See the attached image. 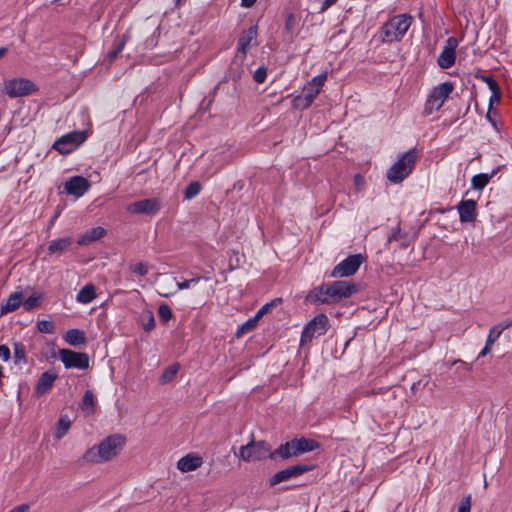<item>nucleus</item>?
Masks as SVG:
<instances>
[{"mask_svg": "<svg viewBox=\"0 0 512 512\" xmlns=\"http://www.w3.org/2000/svg\"><path fill=\"white\" fill-rule=\"evenodd\" d=\"M356 291L357 288L355 284L344 280H337L316 287L309 293L308 300L311 302L331 304L350 297Z\"/></svg>", "mask_w": 512, "mask_h": 512, "instance_id": "obj_1", "label": "nucleus"}, {"mask_svg": "<svg viewBox=\"0 0 512 512\" xmlns=\"http://www.w3.org/2000/svg\"><path fill=\"white\" fill-rule=\"evenodd\" d=\"M126 437L121 434H113L106 437L98 445L89 448L83 455V461L87 463H102L116 457L125 445Z\"/></svg>", "mask_w": 512, "mask_h": 512, "instance_id": "obj_2", "label": "nucleus"}, {"mask_svg": "<svg viewBox=\"0 0 512 512\" xmlns=\"http://www.w3.org/2000/svg\"><path fill=\"white\" fill-rule=\"evenodd\" d=\"M418 158V150L412 148L402 154L398 160L388 169L386 177L394 184L401 183L413 171Z\"/></svg>", "mask_w": 512, "mask_h": 512, "instance_id": "obj_3", "label": "nucleus"}, {"mask_svg": "<svg viewBox=\"0 0 512 512\" xmlns=\"http://www.w3.org/2000/svg\"><path fill=\"white\" fill-rule=\"evenodd\" d=\"M412 23V17L407 14L394 16L382 27L383 41L395 42L403 38Z\"/></svg>", "mask_w": 512, "mask_h": 512, "instance_id": "obj_4", "label": "nucleus"}, {"mask_svg": "<svg viewBox=\"0 0 512 512\" xmlns=\"http://www.w3.org/2000/svg\"><path fill=\"white\" fill-rule=\"evenodd\" d=\"M329 328V319L325 314L316 315L305 326L301 334V345L311 342L314 338L324 335Z\"/></svg>", "mask_w": 512, "mask_h": 512, "instance_id": "obj_5", "label": "nucleus"}, {"mask_svg": "<svg viewBox=\"0 0 512 512\" xmlns=\"http://www.w3.org/2000/svg\"><path fill=\"white\" fill-rule=\"evenodd\" d=\"M453 89L454 87L451 82H444L434 87L427 98L424 112L429 115L439 110L452 93Z\"/></svg>", "mask_w": 512, "mask_h": 512, "instance_id": "obj_6", "label": "nucleus"}, {"mask_svg": "<svg viewBox=\"0 0 512 512\" xmlns=\"http://www.w3.org/2000/svg\"><path fill=\"white\" fill-rule=\"evenodd\" d=\"M271 453L270 446L265 441L251 440L248 444L241 446L239 449V456L245 462L265 459L269 457Z\"/></svg>", "mask_w": 512, "mask_h": 512, "instance_id": "obj_7", "label": "nucleus"}, {"mask_svg": "<svg viewBox=\"0 0 512 512\" xmlns=\"http://www.w3.org/2000/svg\"><path fill=\"white\" fill-rule=\"evenodd\" d=\"M365 261L362 254L349 255L347 258L338 263L331 271V277L342 278L354 275L361 264Z\"/></svg>", "mask_w": 512, "mask_h": 512, "instance_id": "obj_8", "label": "nucleus"}, {"mask_svg": "<svg viewBox=\"0 0 512 512\" xmlns=\"http://www.w3.org/2000/svg\"><path fill=\"white\" fill-rule=\"evenodd\" d=\"M87 136L84 131H72L58 138L53 148L61 154H68L86 140Z\"/></svg>", "mask_w": 512, "mask_h": 512, "instance_id": "obj_9", "label": "nucleus"}, {"mask_svg": "<svg viewBox=\"0 0 512 512\" xmlns=\"http://www.w3.org/2000/svg\"><path fill=\"white\" fill-rule=\"evenodd\" d=\"M36 91V85L26 78L12 79L5 84V92L10 98L27 96Z\"/></svg>", "mask_w": 512, "mask_h": 512, "instance_id": "obj_10", "label": "nucleus"}, {"mask_svg": "<svg viewBox=\"0 0 512 512\" xmlns=\"http://www.w3.org/2000/svg\"><path fill=\"white\" fill-rule=\"evenodd\" d=\"M59 358L66 369H87L89 367V357L84 352H76L70 349H60Z\"/></svg>", "mask_w": 512, "mask_h": 512, "instance_id": "obj_11", "label": "nucleus"}, {"mask_svg": "<svg viewBox=\"0 0 512 512\" xmlns=\"http://www.w3.org/2000/svg\"><path fill=\"white\" fill-rule=\"evenodd\" d=\"M313 468V465L307 464H297L287 467L283 470L278 471L272 477L269 478V486L274 487L282 482L301 476L304 473L311 471Z\"/></svg>", "mask_w": 512, "mask_h": 512, "instance_id": "obj_12", "label": "nucleus"}, {"mask_svg": "<svg viewBox=\"0 0 512 512\" xmlns=\"http://www.w3.org/2000/svg\"><path fill=\"white\" fill-rule=\"evenodd\" d=\"M162 207V203L158 198H146L130 203L127 211L132 214L155 215Z\"/></svg>", "mask_w": 512, "mask_h": 512, "instance_id": "obj_13", "label": "nucleus"}, {"mask_svg": "<svg viewBox=\"0 0 512 512\" xmlns=\"http://www.w3.org/2000/svg\"><path fill=\"white\" fill-rule=\"evenodd\" d=\"M457 47L458 40L455 37H449L446 40L443 50L437 59V63L442 69H448L454 65Z\"/></svg>", "mask_w": 512, "mask_h": 512, "instance_id": "obj_14", "label": "nucleus"}, {"mask_svg": "<svg viewBox=\"0 0 512 512\" xmlns=\"http://www.w3.org/2000/svg\"><path fill=\"white\" fill-rule=\"evenodd\" d=\"M90 187L89 181L82 176H74L65 183V190L68 194L80 197L84 195Z\"/></svg>", "mask_w": 512, "mask_h": 512, "instance_id": "obj_15", "label": "nucleus"}, {"mask_svg": "<svg viewBox=\"0 0 512 512\" xmlns=\"http://www.w3.org/2000/svg\"><path fill=\"white\" fill-rule=\"evenodd\" d=\"M457 210L459 212V218L462 223H471L476 220L477 212L475 200H462L458 204Z\"/></svg>", "mask_w": 512, "mask_h": 512, "instance_id": "obj_16", "label": "nucleus"}, {"mask_svg": "<svg viewBox=\"0 0 512 512\" xmlns=\"http://www.w3.org/2000/svg\"><path fill=\"white\" fill-rule=\"evenodd\" d=\"M58 375L54 370H48L43 372L36 384L35 387V395L37 397H41L44 394H46L53 386L55 380L57 379Z\"/></svg>", "mask_w": 512, "mask_h": 512, "instance_id": "obj_17", "label": "nucleus"}, {"mask_svg": "<svg viewBox=\"0 0 512 512\" xmlns=\"http://www.w3.org/2000/svg\"><path fill=\"white\" fill-rule=\"evenodd\" d=\"M257 37V26L253 25L248 30L244 31L237 43V52L242 54L243 58L246 57L249 47L255 42Z\"/></svg>", "mask_w": 512, "mask_h": 512, "instance_id": "obj_18", "label": "nucleus"}, {"mask_svg": "<svg viewBox=\"0 0 512 512\" xmlns=\"http://www.w3.org/2000/svg\"><path fill=\"white\" fill-rule=\"evenodd\" d=\"M295 438L287 441L286 443L281 444L274 452L269 455V458L275 459L279 456L282 459H289L292 457H297L298 452L296 451Z\"/></svg>", "mask_w": 512, "mask_h": 512, "instance_id": "obj_19", "label": "nucleus"}, {"mask_svg": "<svg viewBox=\"0 0 512 512\" xmlns=\"http://www.w3.org/2000/svg\"><path fill=\"white\" fill-rule=\"evenodd\" d=\"M202 463V457L195 454H188L178 460L177 468L181 472H190L199 468Z\"/></svg>", "mask_w": 512, "mask_h": 512, "instance_id": "obj_20", "label": "nucleus"}, {"mask_svg": "<svg viewBox=\"0 0 512 512\" xmlns=\"http://www.w3.org/2000/svg\"><path fill=\"white\" fill-rule=\"evenodd\" d=\"M23 303V292L16 291L12 293L7 301L3 303L0 307V315H6L10 312L17 310L21 304Z\"/></svg>", "mask_w": 512, "mask_h": 512, "instance_id": "obj_21", "label": "nucleus"}, {"mask_svg": "<svg viewBox=\"0 0 512 512\" xmlns=\"http://www.w3.org/2000/svg\"><path fill=\"white\" fill-rule=\"evenodd\" d=\"M73 243V238L70 236L62 237L53 240L48 245V251L50 254H61L69 249Z\"/></svg>", "mask_w": 512, "mask_h": 512, "instance_id": "obj_22", "label": "nucleus"}, {"mask_svg": "<svg viewBox=\"0 0 512 512\" xmlns=\"http://www.w3.org/2000/svg\"><path fill=\"white\" fill-rule=\"evenodd\" d=\"M242 73L243 68L241 65H237L236 67L232 65L229 69L228 75L223 80H221L213 89L211 93L212 97H214L219 90L223 89L228 78L231 79L234 83H236L238 80H240Z\"/></svg>", "mask_w": 512, "mask_h": 512, "instance_id": "obj_23", "label": "nucleus"}, {"mask_svg": "<svg viewBox=\"0 0 512 512\" xmlns=\"http://www.w3.org/2000/svg\"><path fill=\"white\" fill-rule=\"evenodd\" d=\"M106 234V231L102 227H95L90 230H88L86 233H84L77 241L79 245H89L102 237Z\"/></svg>", "mask_w": 512, "mask_h": 512, "instance_id": "obj_24", "label": "nucleus"}, {"mask_svg": "<svg viewBox=\"0 0 512 512\" xmlns=\"http://www.w3.org/2000/svg\"><path fill=\"white\" fill-rule=\"evenodd\" d=\"M295 444L297 445L296 451L298 455L314 451L320 447L319 442L305 437L295 438Z\"/></svg>", "mask_w": 512, "mask_h": 512, "instance_id": "obj_25", "label": "nucleus"}, {"mask_svg": "<svg viewBox=\"0 0 512 512\" xmlns=\"http://www.w3.org/2000/svg\"><path fill=\"white\" fill-rule=\"evenodd\" d=\"M499 168L492 170L490 174L488 173H480L477 175H474L471 179V187L474 190H482L484 187L489 183L492 177H494Z\"/></svg>", "mask_w": 512, "mask_h": 512, "instance_id": "obj_26", "label": "nucleus"}, {"mask_svg": "<svg viewBox=\"0 0 512 512\" xmlns=\"http://www.w3.org/2000/svg\"><path fill=\"white\" fill-rule=\"evenodd\" d=\"M96 298L95 286L91 283L86 284L80 289L76 296L77 302L81 304L91 303Z\"/></svg>", "mask_w": 512, "mask_h": 512, "instance_id": "obj_27", "label": "nucleus"}, {"mask_svg": "<svg viewBox=\"0 0 512 512\" xmlns=\"http://www.w3.org/2000/svg\"><path fill=\"white\" fill-rule=\"evenodd\" d=\"M65 340L72 346H80L85 344L86 336L84 331L80 329H69L65 334Z\"/></svg>", "mask_w": 512, "mask_h": 512, "instance_id": "obj_28", "label": "nucleus"}, {"mask_svg": "<svg viewBox=\"0 0 512 512\" xmlns=\"http://www.w3.org/2000/svg\"><path fill=\"white\" fill-rule=\"evenodd\" d=\"M392 241L399 242L401 247L405 249L410 246L412 238L408 235V233H403L399 227H396L388 236V242Z\"/></svg>", "mask_w": 512, "mask_h": 512, "instance_id": "obj_29", "label": "nucleus"}, {"mask_svg": "<svg viewBox=\"0 0 512 512\" xmlns=\"http://www.w3.org/2000/svg\"><path fill=\"white\" fill-rule=\"evenodd\" d=\"M71 427V420L68 415H62L57 423L56 431H55V438L61 439L65 436V434L68 432V430Z\"/></svg>", "mask_w": 512, "mask_h": 512, "instance_id": "obj_30", "label": "nucleus"}, {"mask_svg": "<svg viewBox=\"0 0 512 512\" xmlns=\"http://www.w3.org/2000/svg\"><path fill=\"white\" fill-rule=\"evenodd\" d=\"M43 298H44L43 293L34 292L27 299L23 300L22 304L24 306L25 311H31V310L39 307L42 303Z\"/></svg>", "mask_w": 512, "mask_h": 512, "instance_id": "obj_31", "label": "nucleus"}, {"mask_svg": "<svg viewBox=\"0 0 512 512\" xmlns=\"http://www.w3.org/2000/svg\"><path fill=\"white\" fill-rule=\"evenodd\" d=\"M128 38H129V36L127 34L122 35V37L115 44V47L108 52L107 58H108L109 62L114 61L119 56V54L124 49Z\"/></svg>", "mask_w": 512, "mask_h": 512, "instance_id": "obj_32", "label": "nucleus"}, {"mask_svg": "<svg viewBox=\"0 0 512 512\" xmlns=\"http://www.w3.org/2000/svg\"><path fill=\"white\" fill-rule=\"evenodd\" d=\"M179 370V364H172L168 366L160 377V382L166 384L174 379Z\"/></svg>", "mask_w": 512, "mask_h": 512, "instance_id": "obj_33", "label": "nucleus"}, {"mask_svg": "<svg viewBox=\"0 0 512 512\" xmlns=\"http://www.w3.org/2000/svg\"><path fill=\"white\" fill-rule=\"evenodd\" d=\"M94 408V394L92 391L87 390L82 398L81 409L87 414L91 413Z\"/></svg>", "mask_w": 512, "mask_h": 512, "instance_id": "obj_34", "label": "nucleus"}, {"mask_svg": "<svg viewBox=\"0 0 512 512\" xmlns=\"http://www.w3.org/2000/svg\"><path fill=\"white\" fill-rule=\"evenodd\" d=\"M201 191V185L199 182L197 181H192L190 182L185 190H184V196L186 199L190 200L192 198H194L195 196H197Z\"/></svg>", "mask_w": 512, "mask_h": 512, "instance_id": "obj_35", "label": "nucleus"}, {"mask_svg": "<svg viewBox=\"0 0 512 512\" xmlns=\"http://www.w3.org/2000/svg\"><path fill=\"white\" fill-rule=\"evenodd\" d=\"M258 323V320L255 316L249 318L246 322H244L236 331V336L240 337L241 335L253 330Z\"/></svg>", "mask_w": 512, "mask_h": 512, "instance_id": "obj_36", "label": "nucleus"}, {"mask_svg": "<svg viewBox=\"0 0 512 512\" xmlns=\"http://www.w3.org/2000/svg\"><path fill=\"white\" fill-rule=\"evenodd\" d=\"M14 357L16 362L23 361L24 363H27L26 349L22 343H14Z\"/></svg>", "mask_w": 512, "mask_h": 512, "instance_id": "obj_37", "label": "nucleus"}, {"mask_svg": "<svg viewBox=\"0 0 512 512\" xmlns=\"http://www.w3.org/2000/svg\"><path fill=\"white\" fill-rule=\"evenodd\" d=\"M292 104L294 108L304 110L309 108L312 102H310L303 94H301L294 97Z\"/></svg>", "mask_w": 512, "mask_h": 512, "instance_id": "obj_38", "label": "nucleus"}, {"mask_svg": "<svg viewBox=\"0 0 512 512\" xmlns=\"http://www.w3.org/2000/svg\"><path fill=\"white\" fill-rule=\"evenodd\" d=\"M503 330H502V327H500L498 324L497 325H494L490 331H489V334L487 336V344L488 345H493L497 340L498 338L501 336Z\"/></svg>", "mask_w": 512, "mask_h": 512, "instance_id": "obj_39", "label": "nucleus"}, {"mask_svg": "<svg viewBox=\"0 0 512 512\" xmlns=\"http://www.w3.org/2000/svg\"><path fill=\"white\" fill-rule=\"evenodd\" d=\"M158 315L163 323H167L173 316L172 310L167 304H161L159 306Z\"/></svg>", "mask_w": 512, "mask_h": 512, "instance_id": "obj_40", "label": "nucleus"}, {"mask_svg": "<svg viewBox=\"0 0 512 512\" xmlns=\"http://www.w3.org/2000/svg\"><path fill=\"white\" fill-rule=\"evenodd\" d=\"M201 279L208 280V278H206V277H200L199 276V277H194V278H191V279H188V280H184L182 282H176L177 289L178 290L189 289L192 286L198 284Z\"/></svg>", "mask_w": 512, "mask_h": 512, "instance_id": "obj_41", "label": "nucleus"}, {"mask_svg": "<svg viewBox=\"0 0 512 512\" xmlns=\"http://www.w3.org/2000/svg\"><path fill=\"white\" fill-rule=\"evenodd\" d=\"M129 269L132 273L137 274L139 276H145L148 274V266L143 262H138L135 264H130Z\"/></svg>", "mask_w": 512, "mask_h": 512, "instance_id": "obj_42", "label": "nucleus"}, {"mask_svg": "<svg viewBox=\"0 0 512 512\" xmlns=\"http://www.w3.org/2000/svg\"><path fill=\"white\" fill-rule=\"evenodd\" d=\"M327 79L326 74H320L312 78V80L307 84L312 88H317V91H321L325 81Z\"/></svg>", "mask_w": 512, "mask_h": 512, "instance_id": "obj_43", "label": "nucleus"}, {"mask_svg": "<svg viewBox=\"0 0 512 512\" xmlns=\"http://www.w3.org/2000/svg\"><path fill=\"white\" fill-rule=\"evenodd\" d=\"M37 328L41 333L51 334L54 332V324L48 320H39L37 322Z\"/></svg>", "mask_w": 512, "mask_h": 512, "instance_id": "obj_44", "label": "nucleus"}, {"mask_svg": "<svg viewBox=\"0 0 512 512\" xmlns=\"http://www.w3.org/2000/svg\"><path fill=\"white\" fill-rule=\"evenodd\" d=\"M297 18L293 13H289L286 17L285 21V30L288 33H293L295 30V27L297 26Z\"/></svg>", "mask_w": 512, "mask_h": 512, "instance_id": "obj_45", "label": "nucleus"}, {"mask_svg": "<svg viewBox=\"0 0 512 512\" xmlns=\"http://www.w3.org/2000/svg\"><path fill=\"white\" fill-rule=\"evenodd\" d=\"M267 76V68L264 66H261L256 69L253 75V79L257 83H263Z\"/></svg>", "mask_w": 512, "mask_h": 512, "instance_id": "obj_46", "label": "nucleus"}, {"mask_svg": "<svg viewBox=\"0 0 512 512\" xmlns=\"http://www.w3.org/2000/svg\"><path fill=\"white\" fill-rule=\"evenodd\" d=\"M320 92L317 91V88H312L308 85H306L303 89V95L310 101L313 103V101L315 100V98L317 97V95L319 94Z\"/></svg>", "mask_w": 512, "mask_h": 512, "instance_id": "obj_47", "label": "nucleus"}, {"mask_svg": "<svg viewBox=\"0 0 512 512\" xmlns=\"http://www.w3.org/2000/svg\"><path fill=\"white\" fill-rule=\"evenodd\" d=\"M471 495H467L465 496L460 504H459V507H458V512H470L471 510Z\"/></svg>", "mask_w": 512, "mask_h": 512, "instance_id": "obj_48", "label": "nucleus"}, {"mask_svg": "<svg viewBox=\"0 0 512 512\" xmlns=\"http://www.w3.org/2000/svg\"><path fill=\"white\" fill-rule=\"evenodd\" d=\"M500 99H501L500 88L497 87L496 89L491 90V96H490V99H489V106L491 107L493 105V103H499Z\"/></svg>", "mask_w": 512, "mask_h": 512, "instance_id": "obj_49", "label": "nucleus"}, {"mask_svg": "<svg viewBox=\"0 0 512 512\" xmlns=\"http://www.w3.org/2000/svg\"><path fill=\"white\" fill-rule=\"evenodd\" d=\"M274 303L271 302V303H266L265 305H263L258 311L257 313L254 315L256 317V319L259 321L260 318L263 317V315H265L268 311L271 310V308L273 307Z\"/></svg>", "mask_w": 512, "mask_h": 512, "instance_id": "obj_50", "label": "nucleus"}, {"mask_svg": "<svg viewBox=\"0 0 512 512\" xmlns=\"http://www.w3.org/2000/svg\"><path fill=\"white\" fill-rule=\"evenodd\" d=\"M481 79L488 85L490 90H494L499 87L496 80H494L491 76H481Z\"/></svg>", "mask_w": 512, "mask_h": 512, "instance_id": "obj_51", "label": "nucleus"}, {"mask_svg": "<svg viewBox=\"0 0 512 512\" xmlns=\"http://www.w3.org/2000/svg\"><path fill=\"white\" fill-rule=\"evenodd\" d=\"M11 352L8 346L0 345V358L4 361H8L10 359Z\"/></svg>", "mask_w": 512, "mask_h": 512, "instance_id": "obj_52", "label": "nucleus"}, {"mask_svg": "<svg viewBox=\"0 0 512 512\" xmlns=\"http://www.w3.org/2000/svg\"><path fill=\"white\" fill-rule=\"evenodd\" d=\"M457 364H459V365H460V367H459V368H462V369H464V370H466V371H470V370L472 369V364L467 363V362H465V361H463V360H461V359L454 360V361L451 363V365H457Z\"/></svg>", "mask_w": 512, "mask_h": 512, "instance_id": "obj_53", "label": "nucleus"}, {"mask_svg": "<svg viewBox=\"0 0 512 512\" xmlns=\"http://www.w3.org/2000/svg\"><path fill=\"white\" fill-rule=\"evenodd\" d=\"M338 0H324L322 2V5L320 7L319 13H324L327 11L331 6H333Z\"/></svg>", "mask_w": 512, "mask_h": 512, "instance_id": "obj_54", "label": "nucleus"}, {"mask_svg": "<svg viewBox=\"0 0 512 512\" xmlns=\"http://www.w3.org/2000/svg\"><path fill=\"white\" fill-rule=\"evenodd\" d=\"M155 327V320L152 314H149L148 321L143 325L145 331H150Z\"/></svg>", "mask_w": 512, "mask_h": 512, "instance_id": "obj_55", "label": "nucleus"}, {"mask_svg": "<svg viewBox=\"0 0 512 512\" xmlns=\"http://www.w3.org/2000/svg\"><path fill=\"white\" fill-rule=\"evenodd\" d=\"M491 346L492 345H488L487 343L485 344L484 348L480 351L479 355H478V358L480 357H484L486 356L487 354L490 353L491 351Z\"/></svg>", "mask_w": 512, "mask_h": 512, "instance_id": "obj_56", "label": "nucleus"}, {"mask_svg": "<svg viewBox=\"0 0 512 512\" xmlns=\"http://www.w3.org/2000/svg\"><path fill=\"white\" fill-rule=\"evenodd\" d=\"M498 325L500 327H502V330L504 331L505 329L512 326V318H508V319L504 320L503 322L499 323Z\"/></svg>", "mask_w": 512, "mask_h": 512, "instance_id": "obj_57", "label": "nucleus"}, {"mask_svg": "<svg viewBox=\"0 0 512 512\" xmlns=\"http://www.w3.org/2000/svg\"><path fill=\"white\" fill-rule=\"evenodd\" d=\"M29 510V506L26 504H22L14 509H12L10 512H27Z\"/></svg>", "mask_w": 512, "mask_h": 512, "instance_id": "obj_58", "label": "nucleus"}, {"mask_svg": "<svg viewBox=\"0 0 512 512\" xmlns=\"http://www.w3.org/2000/svg\"><path fill=\"white\" fill-rule=\"evenodd\" d=\"M256 1L257 0H241V6L250 8L256 3Z\"/></svg>", "mask_w": 512, "mask_h": 512, "instance_id": "obj_59", "label": "nucleus"}, {"mask_svg": "<svg viewBox=\"0 0 512 512\" xmlns=\"http://www.w3.org/2000/svg\"><path fill=\"white\" fill-rule=\"evenodd\" d=\"M8 48L0 47V60L7 54Z\"/></svg>", "mask_w": 512, "mask_h": 512, "instance_id": "obj_60", "label": "nucleus"}, {"mask_svg": "<svg viewBox=\"0 0 512 512\" xmlns=\"http://www.w3.org/2000/svg\"><path fill=\"white\" fill-rule=\"evenodd\" d=\"M174 1H175V6H177V7H178V6H180V5H181V1H182V0H174Z\"/></svg>", "mask_w": 512, "mask_h": 512, "instance_id": "obj_61", "label": "nucleus"}, {"mask_svg": "<svg viewBox=\"0 0 512 512\" xmlns=\"http://www.w3.org/2000/svg\"><path fill=\"white\" fill-rule=\"evenodd\" d=\"M361 179H362V177H361L360 175H356V176H355V181H357V180H361Z\"/></svg>", "mask_w": 512, "mask_h": 512, "instance_id": "obj_62", "label": "nucleus"}, {"mask_svg": "<svg viewBox=\"0 0 512 512\" xmlns=\"http://www.w3.org/2000/svg\"><path fill=\"white\" fill-rule=\"evenodd\" d=\"M53 2H57V3H61L62 4V0H53ZM65 3H63L64 5Z\"/></svg>", "mask_w": 512, "mask_h": 512, "instance_id": "obj_63", "label": "nucleus"}, {"mask_svg": "<svg viewBox=\"0 0 512 512\" xmlns=\"http://www.w3.org/2000/svg\"><path fill=\"white\" fill-rule=\"evenodd\" d=\"M343 512H349V511L346 510V511H343Z\"/></svg>", "mask_w": 512, "mask_h": 512, "instance_id": "obj_64", "label": "nucleus"}]
</instances>
